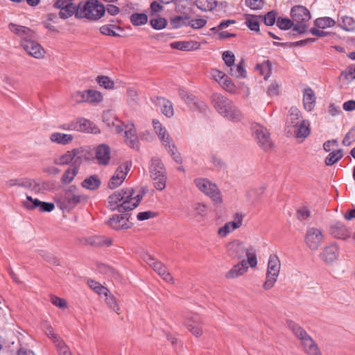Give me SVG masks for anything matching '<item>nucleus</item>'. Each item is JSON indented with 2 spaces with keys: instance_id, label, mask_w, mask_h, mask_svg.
<instances>
[{
  "instance_id": "20",
  "label": "nucleus",
  "mask_w": 355,
  "mask_h": 355,
  "mask_svg": "<svg viewBox=\"0 0 355 355\" xmlns=\"http://www.w3.org/2000/svg\"><path fill=\"white\" fill-rule=\"evenodd\" d=\"M200 319L196 314H189L185 321V325L193 335L196 337L200 336L202 334V329L200 326Z\"/></svg>"
},
{
  "instance_id": "11",
  "label": "nucleus",
  "mask_w": 355,
  "mask_h": 355,
  "mask_svg": "<svg viewBox=\"0 0 355 355\" xmlns=\"http://www.w3.org/2000/svg\"><path fill=\"white\" fill-rule=\"evenodd\" d=\"M324 236L321 229L308 227L306 231L304 241L311 250H316L323 242Z\"/></svg>"
},
{
  "instance_id": "28",
  "label": "nucleus",
  "mask_w": 355,
  "mask_h": 355,
  "mask_svg": "<svg viewBox=\"0 0 355 355\" xmlns=\"http://www.w3.org/2000/svg\"><path fill=\"white\" fill-rule=\"evenodd\" d=\"M49 139L52 143L59 145H67L73 141V136L71 134L55 132L50 135Z\"/></svg>"
},
{
  "instance_id": "63",
  "label": "nucleus",
  "mask_w": 355,
  "mask_h": 355,
  "mask_svg": "<svg viewBox=\"0 0 355 355\" xmlns=\"http://www.w3.org/2000/svg\"><path fill=\"white\" fill-rule=\"evenodd\" d=\"M225 64L229 67L232 66L235 61V57L232 52L230 51H224L222 55Z\"/></svg>"
},
{
  "instance_id": "25",
  "label": "nucleus",
  "mask_w": 355,
  "mask_h": 355,
  "mask_svg": "<svg viewBox=\"0 0 355 355\" xmlns=\"http://www.w3.org/2000/svg\"><path fill=\"white\" fill-rule=\"evenodd\" d=\"M302 101L304 108L306 111L311 112L313 110L316 103V96L311 88L307 87L304 89Z\"/></svg>"
},
{
  "instance_id": "62",
  "label": "nucleus",
  "mask_w": 355,
  "mask_h": 355,
  "mask_svg": "<svg viewBox=\"0 0 355 355\" xmlns=\"http://www.w3.org/2000/svg\"><path fill=\"white\" fill-rule=\"evenodd\" d=\"M277 18V12L274 10L268 12L263 17V21L266 26H272Z\"/></svg>"
},
{
  "instance_id": "38",
  "label": "nucleus",
  "mask_w": 355,
  "mask_h": 355,
  "mask_svg": "<svg viewBox=\"0 0 355 355\" xmlns=\"http://www.w3.org/2000/svg\"><path fill=\"white\" fill-rule=\"evenodd\" d=\"M86 103L97 104L103 101V97L101 93L94 89L86 90Z\"/></svg>"
},
{
  "instance_id": "19",
  "label": "nucleus",
  "mask_w": 355,
  "mask_h": 355,
  "mask_svg": "<svg viewBox=\"0 0 355 355\" xmlns=\"http://www.w3.org/2000/svg\"><path fill=\"white\" fill-rule=\"evenodd\" d=\"M125 142L132 149H139V139L133 124H128L125 128Z\"/></svg>"
},
{
  "instance_id": "23",
  "label": "nucleus",
  "mask_w": 355,
  "mask_h": 355,
  "mask_svg": "<svg viewBox=\"0 0 355 355\" xmlns=\"http://www.w3.org/2000/svg\"><path fill=\"white\" fill-rule=\"evenodd\" d=\"M301 120H304L301 112L296 107H291L288 111V115L286 119V125L288 128H295L300 123Z\"/></svg>"
},
{
  "instance_id": "43",
  "label": "nucleus",
  "mask_w": 355,
  "mask_h": 355,
  "mask_svg": "<svg viewBox=\"0 0 355 355\" xmlns=\"http://www.w3.org/2000/svg\"><path fill=\"white\" fill-rule=\"evenodd\" d=\"M89 242L92 245L96 247L110 246L112 244V241L110 239L101 236L90 237Z\"/></svg>"
},
{
  "instance_id": "48",
  "label": "nucleus",
  "mask_w": 355,
  "mask_h": 355,
  "mask_svg": "<svg viewBox=\"0 0 355 355\" xmlns=\"http://www.w3.org/2000/svg\"><path fill=\"white\" fill-rule=\"evenodd\" d=\"M130 21L134 26H141L147 23L148 17L144 13H134L130 16Z\"/></svg>"
},
{
  "instance_id": "10",
  "label": "nucleus",
  "mask_w": 355,
  "mask_h": 355,
  "mask_svg": "<svg viewBox=\"0 0 355 355\" xmlns=\"http://www.w3.org/2000/svg\"><path fill=\"white\" fill-rule=\"evenodd\" d=\"M252 131L259 146L265 151L272 148V141L268 130L263 125L255 123L252 125Z\"/></svg>"
},
{
  "instance_id": "13",
  "label": "nucleus",
  "mask_w": 355,
  "mask_h": 355,
  "mask_svg": "<svg viewBox=\"0 0 355 355\" xmlns=\"http://www.w3.org/2000/svg\"><path fill=\"white\" fill-rule=\"evenodd\" d=\"M130 166L131 164L128 162H125L120 165L110 178L108 182V187L111 189H114L119 187L123 182L130 171Z\"/></svg>"
},
{
  "instance_id": "26",
  "label": "nucleus",
  "mask_w": 355,
  "mask_h": 355,
  "mask_svg": "<svg viewBox=\"0 0 355 355\" xmlns=\"http://www.w3.org/2000/svg\"><path fill=\"white\" fill-rule=\"evenodd\" d=\"M248 267L245 260H242L237 264L234 265L225 275L227 279H234L243 275L248 271Z\"/></svg>"
},
{
  "instance_id": "39",
  "label": "nucleus",
  "mask_w": 355,
  "mask_h": 355,
  "mask_svg": "<svg viewBox=\"0 0 355 355\" xmlns=\"http://www.w3.org/2000/svg\"><path fill=\"white\" fill-rule=\"evenodd\" d=\"M335 24V20L329 17H319L314 21V27L321 29L333 27Z\"/></svg>"
},
{
  "instance_id": "45",
  "label": "nucleus",
  "mask_w": 355,
  "mask_h": 355,
  "mask_svg": "<svg viewBox=\"0 0 355 355\" xmlns=\"http://www.w3.org/2000/svg\"><path fill=\"white\" fill-rule=\"evenodd\" d=\"M104 297L105 302L107 306L117 314H120V306L115 297L110 292H109V294L105 295Z\"/></svg>"
},
{
  "instance_id": "27",
  "label": "nucleus",
  "mask_w": 355,
  "mask_h": 355,
  "mask_svg": "<svg viewBox=\"0 0 355 355\" xmlns=\"http://www.w3.org/2000/svg\"><path fill=\"white\" fill-rule=\"evenodd\" d=\"M108 225L113 229L119 230L130 227L128 218L120 215H113L108 221Z\"/></svg>"
},
{
  "instance_id": "52",
  "label": "nucleus",
  "mask_w": 355,
  "mask_h": 355,
  "mask_svg": "<svg viewBox=\"0 0 355 355\" xmlns=\"http://www.w3.org/2000/svg\"><path fill=\"white\" fill-rule=\"evenodd\" d=\"M343 157V153L341 150H337L331 153L328 157L325 159V164L327 166H331Z\"/></svg>"
},
{
  "instance_id": "36",
  "label": "nucleus",
  "mask_w": 355,
  "mask_h": 355,
  "mask_svg": "<svg viewBox=\"0 0 355 355\" xmlns=\"http://www.w3.org/2000/svg\"><path fill=\"white\" fill-rule=\"evenodd\" d=\"M179 95L181 98L190 107V108L194 109L198 107L197 99L193 94L189 93L187 91L183 89H180Z\"/></svg>"
},
{
  "instance_id": "18",
  "label": "nucleus",
  "mask_w": 355,
  "mask_h": 355,
  "mask_svg": "<svg viewBox=\"0 0 355 355\" xmlns=\"http://www.w3.org/2000/svg\"><path fill=\"white\" fill-rule=\"evenodd\" d=\"M146 262L166 282L173 281L171 274L161 262L156 261L150 256L146 257Z\"/></svg>"
},
{
  "instance_id": "15",
  "label": "nucleus",
  "mask_w": 355,
  "mask_h": 355,
  "mask_svg": "<svg viewBox=\"0 0 355 355\" xmlns=\"http://www.w3.org/2000/svg\"><path fill=\"white\" fill-rule=\"evenodd\" d=\"M24 206L29 209H37L41 212H51L55 208L53 203L42 202L29 196H26V201L24 202Z\"/></svg>"
},
{
  "instance_id": "3",
  "label": "nucleus",
  "mask_w": 355,
  "mask_h": 355,
  "mask_svg": "<svg viewBox=\"0 0 355 355\" xmlns=\"http://www.w3.org/2000/svg\"><path fill=\"white\" fill-rule=\"evenodd\" d=\"M199 191L208 196L214 206L219 207L223 202V196L218 187L207 178H197L193 181Z\"/></svg>"
},
{
  "instance_id": "22",
  "label": "nucleus",
  "mask_w": 355,
  "mask_h": 355,
  "mask_svg": "<svg viewBox=\"0 0 355 355\" xmlns=\"http://www.w3.org/2000/svg\"><path fill=\"white\" fill-rule=\"evenodd\" d=\"M95 157L99 164L107 165L110 159V148L106 144H100L95 150Z\"/></svg>"
},
{
  "instance_id": "37",
  "label": "nucleus",
  "mask_w": 355,
  "mask_h": 355,
  "mask_svg": "<svg viewBox=\"0 0 355 355\" xmlns=\"http://www.w3.org/2000/svg\"><path fill=\"white\" fill-rule=\"evenodd\" d=\"M78 173V168L75 165H71L63 173L61 182L63 184L71 183Z\"/></svg>"
},
{
  "instance_id": "35",
  "label": "nucleus",
  "mask_w": 355,
  "mask_h": 355,
  "mask_svg": "<svg viewBox=\"0 0 355 355\" xmlns=\"http://www.w3.org/2000/svg\"><path fill=\"white\" fill-rule=\"evenodd\" d=\"M101 180L96 175H90L85 178L81 183L83 188L88 190H96L101 185Z\"/></svg>"
},
{
  "instance_id": "53",
  "label": "nucleus",
  "mask_w": 355,
  "mask_h": 355,
  "mask_svg": "<svg viewBox=\"0 0 355 355\" xmlns=\"http://www.w3.org/2000/svg\"><path fill=\"white\" fill-rule=\"evenodd\" d=\"M293 19L287 17H278L277 19V26L282 30H288L294 25Z\"/></svg>"
},
{
  "instance_id": "54",
  "label": "nucleus",
  "mask_w": 355,
  "mask_h": 355,
  "mask_svg": "<svg viewBox=\"0 0 355 355\" xmlns=\"http://www.w3.org/2000/svg\"><path fill=\"white\" fill-rule=\"evenodd\" d=\"M257 69L261 75L264 76V79L266 80L270 75L271 64L269 60H266L261 64H258Z\"/></svg>"
},
{
  "instance_id": "8",
  "label": "nucleus",
  "mask_w": 355,
  "mask_h": 355,
  "mask_svg": "<svg viewBox=\"0 0 355 355\" xmlns=\"http://www.w3.org/2000/svg\"><path fill=\"white\" fill-rule=\"evenodd\" d=\"M281 268V263L277 254H270L268 259L266 281L263 284L264 290L271 289L277 282Z\"/></svg>"
},
{
  "instance_id": "1",
  "label": "nucleus",
  "mask_w": 355,
  "mask_h": 355,
  "mask_svg": "<svg viewBox=\"0 0 355 355\" xmlns=\"http://www.w3.org/2000/svg\"><path fill=\"white\" fill-rule=\"evenodd\" d=\"M144 196L141 189L135 191L127 189L114 192L108 198L109 207L112 210L125 212L137 207Z\"/></svg>"
},
{
  "instance_id": "42",
  "label": "nucleus",
  "mask_w": 355,
  "mask_h": 355,
  "mask_svg": "<svg viewBox=\"0 0 355 355\" xmlns=\"http://www.w3.org/2000/svg\"><path fill=\"white\" fill-rule=\"evenodd\" d=\"M230 70L228 73L233 77L235 78H245L246 76V71L243 66L242 62L232 66L229 67Z\"/></svg>"
},
{
  "instance_id": "40",
  "label": "nucleus",
  "mask_w": 355,
  "mask_h": 355,
  "mask_svg": "<svg viewBox=\"0 0 355 355\" xmlns=\"http://www.w3.org/2000/svg\"><path fill=\"white\" fill-rule=\"evenodd\" d=\"M196 4L198 8L202 11L207 12L213 10L218 5L216 0H196Z\"/></svg>"
},
{
  "instance_id": "30",
  "label": "nucleus",
  "mask_w": 355,
  "mask_h": 355,
  "mask_svg": "<svg viewBox=\"0 0 355 355\" xmlns=\"http://www.w3.org/2000/svg\"><path fill=\"white\" fill-rule=\"evenodd\" d=\"M155 103L160 107L162 114L166 117L171 118L173 116L174 110L173 104L170 101L162 97H157Z\"/></svg>"
},
{
  "instance_id": "58",
  "label": "nucleus",
  "mask_w": 355,
  "mask_h": 355,
  "mask_svg": "<svg viewBox=\"0 0 355 355\" xmlns=\"http://www.w3.org/2000/svg\"><path fill=\"white\" fill-rule=\"evenodd\" d=\"M50 300H51V302L54 306H55L60 309H65L67 307V302L63 298H60L56 295H52L50 297Z\"/></svg>"
},
{
  "instance_id": "61",
  "label": "nucleus",
  "mask_w": 355,
  "mask_h": 355,
  "mask_svg": "<svg viewBox=\"0 0 355 355\" xmlns=\"http://www.w3.org/2000/svg\"><path fill=\"white\" fill-rule=\"evenodd\" d=\"M207 24V20L204 18L192 19L189 18V26L194 29H198L204 27Z\"/></svg>"
},
{
  "instance_id": "5",
  "label": "nucleus",
  "mask_w": 355,
  "mask_h": 355,
  "mask_svg": "<svg viewBox=\"0 0 355 355\" xmlns=\"http://www.w3.org/2000/svg\"><path fill=\"white\" fill-rule=\"evenodd\" d=\"M105 12L104 6L97 0H89L78 5L76 17L87 18L90 20L100 19Z\"/></svg>"
},
{
  "instance_id": "33",
  "label": "nucleus",
  "mask_w": 355,
  "mask_h": 355,
  "mask_svg": "<svg viewBox=\"0 0 355 355\" xmlns=\"http://www.w3.org/2000/svg\"><path fill=\"white\" fill-rule=\"evenodd\" d=\"M295 136L298 139H304L311 132L310 123L308 120H301L300 123L295 128Z\"/></svg>"
},
{
  "instance_id": "2",
  "label": "nucleus",
  "mask_w": 355,
  "mask_h": 355,
  "mask_svg": "<svg viewBox=\"0 0 355 355\" xmlns=\"http://www.w3.org/2000/svg\"><path fill=\"white\" fill-rule=\"evenodd\" d=\"M211 101L214 109L223 117L233 122L241 120V111L227 97L218 93H214L211 96Z\"/></svg>"
},
{
  "instance_id": "9",
  "label": "nucleus",
  "mask_w": 355,
  "mask_h": 355,
  "mask_svg": "<svg viewBox=\"0 0 355 355\" xmlns=\"http://www.w3.org/2000/svg\"><path fill=\"white\" fill-rule=\"evenodd\" d=\"M85 199V196L77 193L75 186H70L64 193L58 198V204L61 209L70 210Z\"/></svg>"
},
{
  "instance_id": "24",
  "label": "nucleus",
  "mask_w": 355,
  "mask_h": 355,
  "mask_svg": "<svg viewBox=\"0 0 355 355\" xmlns=\"http://www.w3.org/2000/svg\"><path fill=\"white\" fill-rule=\"evenodd\" d=\"M170 46L172 49L184 51H189L200 49V44L198 42L194 40L177 41L171 43Z\"/></svg>"
},
{
  "instance_id": "57",
  "label": "nucleus",
  "mask_w": 355,
  "mask_h": 355,
  "mask_svg": "<svg viewBox=\"0 0 355 355\" xmlns=\"http://www.w3.org/2000/svg\"><path fill=\"white\" fill-rule=\"evenodd\" d=\"M211 78L218 83V85L221 83L227 75L222 71L217 69H211L210 71Z\"/></svg>"
},
{
  "instance_id": "34",
  "label": "nucleus",
  "mask_w": 355,
  "mask_h": 355,
  "mask_svg": "<svg viewBox=\"0 0 355 355\" xmlns=\"http://www.w3.org/2000/svg\"><path fill=\"white\" fill-rule=\"evenodd\" d=\"M79 153V150L74 148L72 150L67 151L65 154L55 159L54 163L58 165H64L69 164Z\"/></svg>"
},
{
  "instance_id": "47",
  "label": "nucleus",
  "mask_w": 355,
  "mask_h": 355,
  "mask_svg": "<svg viewBox=\"0 0 355 355\" xmlns=\"http://www.w3.org/2000/svg\"><path fill=\"white\" fill-rule=\"evenodd\" d=\"M116 31H121V29L119 26H116L112 24L104 25L100 28V32L105 35L114 37L119 36V34L116 33Z\"/></svg>"
},
{
  "instance_id": "14",
  "label": "nucleus",
  "mask_w": 355,
  "mask_h": 355,
  "mask_svg": "<svg viewBox=\"0 0 355 355\" xmlns=\"http://www.w3.org/2000/svg\"><path fill=\"white\" fill-rule=\"evenodd\" d=\"M54 6L60 9L59 15L62 19H67L73 14L76 16L78 6L73 4L71 0H57Z\"/></svg>"
},
{
  "instance_id": "7",
  "label": "nucleus",
  "mask_w": 355,
  "mask_h": 355,
  "mask_svg": "<svg viewBox=\"0 0 355 355\" xmlns=\"http://www.w3.org/2000/svg\"><path fill=\"white\" fill-rule=\"evenodd\" d=\"M34 35L33 31L24 26V50L31 56L42 59L44 57L46 51L37 42L33 40Z\"/></svg>"
},
{
  "instance_id": "31",
  "label": "nucleus",
  "mask_w": 355,
  "mask_h": 355,
  "mask_svg": "<svg viewBox=\"0 0 355 355\" xmlns=\"http://www.w3.org/2000/svg\"><path fill=\"white\" fill-rule=\"evenodd\" d=\"M150 176L166 175V168L159 158L154 157L151 159L149 167Z\"/></svg>"
},
{
  "instance_id": "51",
  "label": "nucleus",
  "mask_w": 355,
  "mask_h": 355,
  "mask_svg": "<svg viewBox=\"0 0 355 355\" xmlns=\"http://www.w3.org/2000/svg\"><path fill=\"white\" fill-rule=\"evenodd\" d=\"M245 255L248 258L246 261L247 265L249 264L251 268H255L257 265L255 250L252 247L248 248Z\"/></svg>"
},
{
  "instance_id": "60",
  "label": "nucleus",
  "mask_w": 355,
  "mask_h": 355,
  "mask_svg": "<svg viewBox=\"0 0 355 355\" xmlns=\"http://www.w3.org/2000/svg\"><path fill=\"white\" fill-rule=\"evenodd\" d=\"M340 76H343L348 82H351L355 79V67L349 66L345 71L341 73Z\"/></svg>"
},
{
  "instance_id": "64",
  "label": "nucleus",
  "mask_w": 355,
  "mask_h": 355,
  "mask_svg": "<svg viewBox=\"0 0 355 355\" xmlns=\"http://www.w3.org/2000/svg\"><path fill=\"white\" fill-rule=\"evenodd\" d=\"M86 90L85 91H77L71 95L72 100L76 103H86Z\"/></svg>"
},
{
  "instance_id": "55",
  "label": "nucleus",
  "mask_w": 355,
  "mask_h": 355,
  "mask_svg": "<svg viewBox=\"0 0 355 355\" xmlns=\"http://www.w3.org/2000/svg\"><path fill=\"white\" fill-rule=\"evenodd\" d=\"M98 84L105 89H113L114 83L107 76H99L96 78Z\"/></svg>"
},
{
  "instance_id": "44",
  "label": "nucleus",
  "mask_w": 355,
  "mask_h": 355,
  "mask_svg": "<svg viewBox=\"0 0 355 355\" xmlns=\"http://www.w3.org/2000/svg\"><path fill=\"white\" fill-rule=\"evenodd\" d=\"M219 85L224 90H225L226 92H227L230 94H237V92H238L237 87L233 83L232 79L228 77L227 75L226 77H225V79L223 80V82H221V83Z\"/></svg>"
},
{
  "instance_id": "12",
  "label": "nucleus",
  "mask_w": 355,
  "mask_h": 355,
  "mask_svg": "<svg viewBox=\"0 0 355 355\" xmlns=\"http://www.w3.org/2000/svg\"><path fill=\"white\" fill-rule=\"evenodd\" d=\"M287 326L301 340L304 350L306 353L310 350L312 347H314L316 345L311 336H309L301 327L298 326L294 322L291 320L287 321Z\"/></svg>"
},
{
  "instance_id": "16",
  "label": "nucleus",
  "mask_w": 355,
  "mask_h": 355,
  "mask_svg": "<svg viewBox=\"0 0 355 355\" xmlns=\"http://www.w3.org/2000/svg\"><path fill=\"white\" fill-rule=\"evenodd\" d=\"M339 256V248L334 243L326 245L320 254V259L327 264H331L336 261Z\"/></svg>"
},
{
  "instance_id": "41",
  "label": "nucleus",
  "mask_w": 355,
  "mask_h": 355,
  "mask_svg": "<svg viewBox=\"0 0 355 355\" xmlns=\"http://www.w3.org/2000/svg\"><path fill=\"white\" fill-rule=\"evenodd\" d=\"M261 16L248 15L245 18V25L252 31H259V20Z\"/></svg>"
},
{
  "instance_id": "49",
  "label": "nucleus",
  "mask_w": 355,
  "mask_h": 355,
  "mask_svg": "<svg viewBox=\"0 0 355 355\" xmlns=\"http://www.w3.org/2000/svg\"><path fill=\"white\" fill-rule=\"evenodd\" d=\"M236 224H234L232 222L226 223L223 227H220L218 230V235L220 237L227 236L230 232H232L235 230H236Z\"/></svg>"
},
{
  "instance_id": "50",
  "label": "nucleus",
  "mask_w": 355,
  "mask_h": 355,
  "mask_svg": "<svg viewBox=\"0 0 355 355\" xmlns=\"http://www.w3.org/2000/svg\"><path fill=\"white\" fill-rule=\"evenodd\" d=\"M189 17L188 16H177L171 19V24L175 28L183 26H189Z\"/></svg>"
},
{
  "instance_id": "59",
  "label": "nucleus",
  "mask_w": 355,
  "mask_h": 355,
  "mask_svg": "<svg viewBox=\"0 0 355 355\" xmlns=\"http://www.w3.org/2000/svg\"><path fill=\"white\" fill-rule=\"evenodd\" d=\"M55 347L58 351L59 355H71L69 347L64 343L62 340L56 343Z\"/></svg>"
},
{
  "instance_id": "29",
  "label": "nucleus",
  "mask_w": 355,
  "mask_h": 355,
  "mask_svg": "<svg viewBox=\"0 0 355 355\" xmlns=\"http://www.w3.org/2000/svg\"><path fill=\"white\" fill-rule=\"evenodd\" d=\"M331 231V234L339 239H345L350 235V232L346 226L339 222H336L332 225Z\"/></svg>"
},
{
  "instance_id": "56",
  "label": "nucleus",
  "mask_w": 355,
  "mask_h": 355,
  "mask_svg": "<svg viewBox=\"0 0 355 355\" xmlns=\"http://www.w3.org/2000/svg\"><path fill=\"white\" fill-rule=\"evenodd\" d=\"M150 24L153 28L160 30L166 27L167 22L164 18L155 17L150 19Z\"/></svg>"
},
{
  "instance_id": "32",
  "label": "nucleus",
  "mask_w": 355,
  "mask_h": 355,
  "mask_svg": "<svg viewBox=\"0 0 355 355\" xmlns=\"http://www.w3.org/2000/svg\"><path fill=\"white\" fill-rule=\"evenodd\" d=\"M338 26L343 30L353 32L355 31V20L353 17L343 15L337 20Z\"/></svg>"
},
{
  "instance_id": "4",
  "label": "nucleus",
  "mask_w": 355,
  "mask_h": 355,
  "mask_svg": "<svg viewBox=\"0 0 355 355\" xmlns=\"http://www.w3.org/2000/svg\"><path fill=\"white\" fill-rule=\"evenodd\" d=\"M153 125L160 142L171 154L174 161L177 163L181 162L182 159L180 155L177 152L173 139L170 136L166 128L162 125L157 119L153 120Z\"/></svg>"
},
{
  "instance_id": "21",
  "label": "nucleus",
  "mask_w": 355,
  "mask_h": 355,
  "mask_svg": "<svg viewBox=\"0 0 355 355\" xmlns=\"http://www.w3.org/2000/svg\"><path fill=\"white\" fill-rule=\"evenodd\" d=\"M76 131L87 133L97 134L100 132L99 128L92 121L85 118L75 120Z\"/></svg>"
},
{
  "instance_id": "46",
  "label": "nucleus",
  "mask_w": 355,
  "mask_h": 355,
  "mask_svg": "<svg viewBox=\"0 0 355 355\" xmlns=\"http://www.w3.org/2000/svg\"><path fill=\"white\" fill-rule=\"evenodd\" d=\"M154 187L159 191H163L166 185V175L150 176Z\"/></svg>"
},
{
  "instance_id": "6",
  "label": "nucleus",
  "mask_w": 355,
  "mask_h": 355,
  "mask_svg": "<svg viewBox=\"0 0 355 355\" xmlns=\"http://www.w3.org/2000/svg\"><path fill=\"white\" fill-rule=\"evenodd\" d=\"M291 17L295 23L293 31L299 33H304L307 31V22L311 19L309 10L302 6H295L291 8Z\"/></svg>"
},
{
  "instance_id": "17",
  "label": "nucleus",
  "mask_w": 355,
  "mask_h": 355,
  "mask_svg": "<svg viewBox=\"0 0 355 355\" xmlns=\"http://www.w3.org/2000/svg\"><path fill=\"white\" fill-rule=\"evenodd\" d=\"M228 255L233 259H241L246 253V248L243 242L238 240L229 243L226 247Z\"/></svg>"
}]
</instances>
